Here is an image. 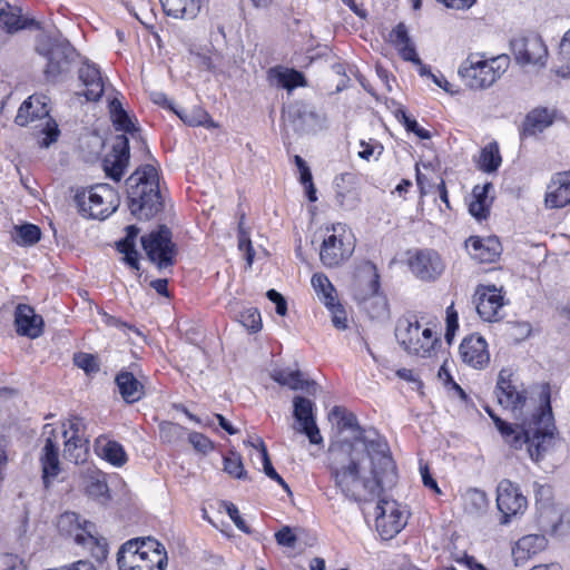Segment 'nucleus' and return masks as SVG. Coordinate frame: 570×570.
I'll return each mask as SVG.
<instances>
[{
	"instance_id": "62",
	"label": "nucleus",
	"mask_w": 570,
	"mask_h": 570,
	"mask_svg": "<svg viewBox=\"0 0 570 570\" xmlns=\"http://www.w3.org/2000/svg\"><path fill=\"white\" fill-rule=\"evenodd\" d=\"M400 56L405 60V61H411L415 65H421V59L419 58L417 53H416V50H415V47L414 45L412 43V41L396 48Z\"/></svg>"
},
{
	"instance_id": "46",
	"label": "nucleus",
	"mask_w": 570,
	"mask_h": 570,
	"mask_svg": "<svg viewBox=\"0 0 570 570\" xmlns=\"http://www.w3.org/2000/svg\"><path fill=\"white\" fill-rule=\"evenodd\" d=\"M85 547H88L91 551V556L99 562L106 560L108 554L107 543L99 540L95 534L94 530L88 532L85 539Z\"/></svg>"
},
{
	"instance_id": "31",
	"label": "nucleus",
	"mask_w": 570,
	"mask_h": 570,
	"mask_svg": "<svg viewBox=\"0 0 570 570\" xmlns=\"http://www.w3.org/2000/svg\"><path fill=\"white\" fill-rule=\"evenodd\" d=\"M547 543L543 534H527L517 541L512 553L517 562L524 561L544 550Z\"/></svg>"
},
{
	"instance_id": "9",
	"label": "nucleus",
	"mask_w": 570,
	"mask_h": 570,
	"mask_svg": "<svg viewBox=\"0 0 570 570\" xmlns=\"http://www.w3.org/2000/svg\"><path fill=\"white\" fill-rule=\"evenodd\" d=\"M36 51L47 59L45 76L49 81H55L67 72L76 55L68 40L51 36L39 37Z\"/></svg>"
},
{
	"instance_id": "44",
	"label": "nucleus",
	"mask_w": 570,
	"mask_h": 570,
	"mask_svg": "<svg viewBox=\"0 0 570 570\" xmlns=\"http://www.w3.org/2000/svg\"><path fill=\"white\" fill-rule=\"evenodd\" d=\"M257 441H258V446H259V453L262 455L264 473L269 479L276 481L279 485H282L284 490H286L287 492H291L288 484L284 481V479L274 469L272 461L269 459L268 452H267V448H266L263 439L257 438Z\"/></svg>"
},
{
	"instance_id": "30",
	"label": "nucleus",
	"mask_w": 570,
	"mask_h": 570,
	"mask_svg": "<svg viewBox=\"0 0 570 570\" xmlns=\"http://www.w3.org/2000/svg\"><path fill=\"white\" fill-rule=\"evenodd\" d=\"M554 115L548 108H534L527 116L522 125L521 136L529 137L542 132L552 125Z\"/></svg>"
},
{
	"instance_id": "18",
	"label": "nucleus",
	"mask_w": 570,
	"mask_h": 570,
	"mask_svg": "<svg viewBox=\"0 0 570 570\" xmlns=\"http://www.w3.org/2000/svg\"><path fill=\"white\" fill-rule=\"evenodd\" d=\"M294 417L299 423V432L304 433L311 443L320 444L323 439L314 417V403L303 396H295L293 400Z\"/></svg>"
},
{
	"instance_id": "20",
	"label": "nucleus",
	"mask_w": 570,
	"mask_h": 570,
	"mask_svg": "<svg viewBox=\"0 0 570 570\" xmlns=\"http://www.w3.org/2000/svg\"><path fill=\"white\" fill-rule=\"evenodd\" d=\"M476 312L487 322L500 318L503 296L495 286H482L475 293Z\"/></svg>"
},
{
	"instance_id": "55",
	"label": "nucleus",
	"mask_w": 570,
	"mask_h": 570,
	"mask_svg": "<svg viewBox=\"0 0 570 570\" xmlns=\"http://www.w3.org/2000/svg\"><path fill=\"white\" fill-rule=\"evenodd\" d=\"M189 442L194 449L202 453H207L213 450V442L202 433L193 432L189 434Z\"/></svg>"
},
{
	"instance_id": "47",
	"label": "nucleus",
	"mask_w": 570,
	"mask_h": 570,
	"mask_svg": "<svg viewBox=\"0 0 570 570\" xmlns=\"http://www.w3.org/2000/svg\"><path fill=\"white\" fill-rule=\"evenodd\" d=\"M328 416L330 419H337L338 424H341L343 429L357 430L362 433L356 416L353 413L346 412L343 407L334 406Z\"/></svg>"
},
{
	"instance_id": "41",
	"label": "nucleus",
	"mask_w": 570,
	"mask_h": 570,
	"mask_svg": "<svg viewBox=\"0 0 570 570\" xmlns=\"http://www.w3.org/2000/svg\"><path fill=\"white\" fill-rule=\"evenodd\" d=\"M100 455L116 466H121L127 462L122 445L116 441H107L100 449Z\"/></svg>"
},
{
	"instance_id": "36",
	"label": "nucleus",
	"mask_w": 570,
	"mask_h": 570,
	"mask_svg": "<svg viewBox=\"0 0 570 570\" xmlns=\"http://www.w3.org/2000/svg\"><path fill=\"white\" fill-rule=\"evenodd\" d=\"M62 436L65 439L63 458L76 464L83 462L89 440L79 439L78 436H67V433H62Z\"/></svg>"
},
{
	"instance_id": "15",
	"label": "nucleus",
	"mask_w": 570,
	"mask_h": 570,
	"mask_svg": "<svg viewBox=\"0 0 570 570\" xmlns=\"http://www.w3.org/2000/svg\"><path fill=\"white\" fill-rule=\"evenodd\" d=\"M407 522L404 512L393 500H380L375 507V527L382 539L394 538Z\"/></svg>"
},
{
	"instance_id": "35",
	"label": "nucleus",
	"mask_w": 570,
	"mask_h": 570,
	"mask_svg": "<svg viewBox=\"0 0 570 570\" xmlns=\"http://www.w3.org/2000/svg\"><path fill=\"white\" fill-rule=\"evenodd\" d=\"M463 509L471 515L484 513L489 507V499L484 491L479 489H468L462 495Z\"/></svg>"
},
{
	"instance_id": "8",
	"label": "nucleus",
	"mask_w": 570,
	"mask_h": 570,
	"mask_svg": "<svg viewBox=\"0 0 570 570\" xmlns=\"http://www.w3.org/2000/svg\"><path fill=\"white\" fill-rule=\"evenodd\" d=\"M354 248V238L346 225L333 224L324 229L320 259L325 267H337L352 256Z\"/></svg>"
},
{
	"instance_id": "29",
	"label": "nucleus",
	"mask_w": 570,
	"mask_h": 570,
	"mask_svg": "<svg viewBox=\"0 0 570 570\" xmlns=\"http://www.w3.org/2000/svg\"><path fill=\"white\" fill-rule=\"evenodd\" d=\"M164 12L175 19H195L204 0H159Z\"/></svg>"
},
{
	"instance_id": "16",
	"label": "nucleus",
	"mask_w": 570,
	"mask_h": 570,
	"mask_svg": "<svg viewBox=\"0 0 570 570\" xmlns=\"http://www.w3.org/2000/svg\"><path fill=\"white\" fill-rule=\"evenodd\" d=\"M497 505L502 513L500 523L508 524L513 517L524 513L528 501L517 484L504 479L498 484Z\"/></svg>"
},
{
	"instance_id": "6",
	"label": "nucleus",
	"mask_w": 570,
	"mask_h": 570,
	"mask_svg": "<svg viewBox=\"0 0 570 570\" xmlns=\"http://www.w3.org/2000/svg\"><path fill=\"white\" fill-rule=\"evenodd\" d=\"M510 58L507 55L485 58L483 53H470L460 65L458 73L464 86L472 90L490 88L507 71Z\"/></svg>"
},
{
	"instance_id": "14",
	"label": "nucleus",
	"mask_w": 570,
	"mask_h": 570,
	"mask_svg": "<svg viewBox=\"0 0 570 570\" xmlns=\"http://www.w3.org/2000/svg\"><path fill=\"white\" fill-rule=\"evenodd\" d=\"M515 61L521 65L544 67L548 60V48L537 33L514 38L511 41Z\"/></svg>"
},
{
	"instance_id": "25",
	"label": "nucleus",
	"mask_w": 570,
	"mask_h": 570,
	"mask_svg": "<svg viewBox=\"0 0 570 570\" xmlns=\"http://www.w3.org/2000/svg\"><path fill=\"white\" fill-rule=\"evenodd\" d=\"M470 255L480 263H492L501 254V244L498 237L481 238L472 236L465 242Z\"/></svg>"
},
{
	"instance_id": "37",
	"label": "nucleus",
	"mask_w": 570,
	"mask_h": 570,
	"mask_svg": "<svg viewBox=\"0 0 570 570\" xmlns=\"http://www.w3.org/2000/svg\"><path fill=\"white\" fill-rule=\"evenodd\" d=\"M501 161L499 146L495 141H492L482 148L478 167L484 173H493L500 167Z\"/></svg>"
},
{
	"instance_id": "7",
	"label": "nucleus",
	"mask_w": 570,
	"mask_h": 570,
	"mask_svg": "<svg viewBox=\"0 0 570 570\" xmlns=\"http://www.w3.org/2000/svg\"><path fill=\"white\" fill-rule=\"evenodd\" d=\"M73 200L81 216L105 219L119 206L117 191L108 184H97L88 189L77 190Z\"/></svg>"
},
{
	"instance_id": "12",
	"label": "nucleus",
	"mask_w": 570,
	"mask_h": 570,
	"mask_svg": "<svg viewBox=\"0 0 570 570\" xmlns=\"http://www.w3.org/2000/svg\"><path fill=\"white\" fill-rule=\"evenodd\" d=\"M511 372L509 370H501L498 376L495 386V396L498 403L508 410H511L515 417H521L528 412H534L538 404L528 400L527 390L521 385L517 386L511 380Z\"/></svg>"
},
{
	"instance_id": "56",
	"label": "nucleus",
	"mask_w": 570,
	"mask_h": 570,
	"mask_svg": "<svg viewBox=\"0 0 570 570\" xmlns=\"http://www.w3.org/2000/svg\"><path fill=\"white\" fill-rule=\"evenodd\" d=\"M226 512L229 518L233 520L235 525L245 533H250V529L247 527L244 519L240 517L237 507L234 503L227 502L225 503Z\"/></svg>"
},
{
	"instance_id": "57",
	"label": "nucleus",
	"mask_w": 570,
	"mask_h": 570,
	"mask_svg": "<svg viewBox=\"0 0 570 570\" xmlns=\"http://www.w3.org/2000/svg\"><path fill=\"white\" fill-rule=\"evenodd\" d=\"M276 542L279 546L293 548L297 541V537L293 533L289 527H283L275 533Z\"/></svg>"
},
{
	"instance_id": "53",
	"label": "nucleus",
	"mask_w": 570,
	"mask_h": 570,
	"mask_svg": "<svg viewBox=\"0 0 570 570\" xmlns=\"http://www.w3.org/2000/svg\"><path fill=\"white\" fill-rule=\"evenodd\" d=\"M390 42L395 47L399 48L407 42L411 41L406 26L403 22H400L393 28V30L389 35Z\"/></svg>"
},
{
	"instance_id": "24",
	"label": "nucleus",
	"mask_w": 570,
	"mask_h": 570,
	"mask_svg": "<svg viewBox=\"0 0 570 570\" xmlns=\"http://www.w3.org/2000/svg\"><path fill=\"white\" fill-rule=\"evenodd\" d=\"M14 324L19 335L37 338L42 334L43 320L29 305L19 304L17 306Z\"/></svg>"
},
{
	"instance_id": "33",
	"label": "nucleus",
	"mask_w": 570,
	"mask_h": 570,
	"mask_svg": "<svg viewBox=\"0 0 570 570\" xmlns=\"http://www.w3.org/2000/svg\"><path fill=\"white\" fill-rule=\"evenodd\" d=\"M493 188L491 183H487L482 186L476 185L472 190V200L469 204L470 214L478 220L485 219L490 213V204L488 193Z\"/></svg>"
},
{
	"instance_id": "61",
	"label": "nucleus",
	"mask_w": 570,
	"mask_h": 570,
	"mask_svg": "<svg viewBox=\"0 0 570 570\" xmlns=\"http://www.w3.org/2000/svg\"><path fill=\"white\" fill-rule=\"evenodd\" d=\"M438 376L439 379L443 382V384L446 386V387H450V389H453L455 390L462 397H465V393L464 391L462 390V387L454 382V380L452 379L449 370L446 368L445 364H443L439 372H438Z\"/></svg>"
},
{
	"instance_id": "3",
	"label": "nucleus",
	"mask_w": 570,
	"mask_h": 570,
	"mask_svg": "<svg viewBox=\"0 0 570 570\" xmlns=\"http://www.w3.org/2000/svg\"><path fill=\"white\" fill-rule=\"evenodd\" d=\"M128 207L132 216L149 220L164 209L158 173L153 165L137 168L126 180Z\"/></svg>"
},
{
	"instance_id": "11",
	"label": "nucleus",
	"mask_w": 570,
	"mask_h": 570,
	"mask_svg": "<svg viewBox=\"0 0 570 570\" xmlns=\"http://www.w3.org/2000/svg\"><path fill=\"white\" fill-rule=\"evenodd\" d=\"M395 336L399 343L411 354L422 357L430 356L439 342L432 328L421 330L416 318L403 317L397 321Z\"/></svg>"
},
{
	"instance_id": "5",
	"label": "nucleus",
	"mask_w": 570,
	"mask_h": 570,
	"mask_svg": "<svg viewBox=\"0 0 570 570\" xmlns=\"http://www.w3.org/2000/svg\"><path fill=\"white\" fill-rule=\"evenodd\" d=\"M167 561L164 546L150 537L131 539L117 553L119 570H165Z\"/></svg>"
},
{
	"instance_id": "26",
	"label": "nucleus",
	"mask_w": 570,
	"mask_h": 570,
	"mask_svg": "<svg viewBox=\"0 0 570 570\" xmlns=\"http://www.w3.org/2000/svg\"><path fill=\"white\" fill-rule=\"evenodd\" d=\"M79 80L86 87L83 92L87 100L97 101L105 91V82L99 68L89 62H85L78 71Z\"/></svg>"
},
{
	"instance_id": "23",
	"label": "nucleus",
	"mask_w": 570,
	"mask_h": 570,
	"mask_svg": "<svg viewBox=\"0 0 570 570\" xmlns=\"http://www.w3.org/2000/svg\"><path fill=\"white\" fill-rule=\"evenodd\" d=\"M57 529L62 535L73 537L77 544H85L86 535L89 531L95 530V525L86 520L81 522L76 512L66 511L59 515Z\"/></svg>"
},
{
	"instance_id": "43",
	"label": "nucleus",
	"mask_w": 570,
	"mask_h": 570,
	"mask_svg": "<svg viewBox=\"0 0 570 570\" xmlns=\"http://www.w3.org/2000/svg\"><path fill=\"white\" fill-rule=\"evenodd\" d=\"M179 118L189 126H205L207 128L216 127L210 116L202 108H194L189 112H177Z\"/></svg>"
},
{
	"instance_id": "58",
	"label": "nucleus",
	"mask_w": 570,
	"mask_h": 570,
	"mask_svg": "<svg viewBox=\"0 0 570 570\" xmlns=\"http://www.w3.org/2000/svg\"><path fill=\"white\" fill-rule=\"evenodd\" d=\"M237 237H238V248L242 252H245V257H246V261H247V265L252 266L253 261H254V256H255V250H254V248L252 246L249 234L248 233H243L242 235H238Z\"/></svg>"
},
{
	"instance_id": "45",
	"label": "nucleus",
	"mask_w": 570,
	"mask_h": 570,
	"mask_svg": "<svg viewBox=\"0 0 570 570\" xmlns=\"http://www.w3.org/2000/svg\"><path fill=\"white\" fill-rule=\"evenodd\" d=\"M0 27L8 32L23 28L20 14L14 12L9 3H6V7L0 9Z\"/></svg>"
},
{
	"instance_id": "32",
	"label": "nucleus",
	"mask_w": 570,
	"mask_h": 570,
	"mask_svg": "<svg viewBox=\"0 0 570 570\" xmlns=\"http://www.w3.org/2000/svg\"><path fill=\"white\" fill-rule=\"evenodd\" d=\"M272 379L292 390H304L313 395L316 393V382L304 380L301 371L277 370L273 372Z\"/></svg>"
},
{
	"instance_id": "63",
	"label": "nucleus",
	"mask_w": 570,
	"mask_h": 570,
	"mask_svg": "<svg viewBox=\"0 0 570 570\" xmlns=\"http://www.w3.org/2000/svg\"><path fill=\"white\" fill-rule=\"evenodd\" d=\"M3 570H26L22 559L17 554L6 553L1 558Z\"/></svg>"
},
{
	"instance_id": "51",
	"label": "nucleus",
	"mask_w": 570,
	"mask_h": 570,
	"mask_svg": "<svg viewBox=\"0 0 570 570\" xmlns=\"http://www.w3.org/2000/svg\"><path fill=\"white\" fill-rule=\"evenodd\" d=\"M86 493L94 499L107 498L108 485L104 480L90 478L86 485Z\"/></svg>"
},
{
	"instance_id": "21",
	"label": "nucleus",
	"mask_w": 570,
	"mask_h": 570,
	"mask_svg": "<svg viewBox=\"0 0 570 570\" xmlns=\"http://www.w3.org/2000/svg\"><path fill=\"white\" fill-rule=\"evenodd\" d=\"M460 355L464 363L474 368H483L490 362L488 344L485 340L479 335H470L462 341Z\"/></svg>"
},
{
	"instance_id": "17",
	"label": "nucleus",
	"mask_w": 570,
	"mask_h": 570,
	"mask_svg": "<svg viewBox=\"0 0 570 570\" xmlns=\"http://www.w3.org/2000/svg\"><path fill=\"white\" fill-rule=\"evenodd\" d=\"M412 273L423 282H434L444 272L445 264L441 255L431 248L417 250L409 261Z\"/></svg>"
},
{
	"instance_id": "40",
	"label": "nucleus",
	"mask_w": 570,
	"mask_h": 570,
	"mask_svg": "<svg viewBox=\"0 0 570 570\" xmlns=\"http://www.w3.org/2000/svg\"><path fill=\"white\" fill-rule=\"evenodd\" d=\"M41 230L37 225L23 224L14 226L13 240L23 246H30L40 240Z\"/></svg>"
},
{
	"instance_id": "1",
	"label": "nucleus",
	"mask_w": 570,
	"mask_h": 570,
	"mask_svg": "<svg viewBox=\"0 0 570 570\" xmlns=\"http://www.w3.org/2000/svg\"><path fill=\"white\" fill-rule=\"evenodd\" d=\"M356 440L364 443L371 475H366L362 460L354 453L351 442H341L330 448V471L336 488L347 500L365 503L379 498L385 483L395 482L396 466L383 438L367 440L358 435Z\"/></svg>"
},
{
	"instance_id": "13",
	"label": "nucleus",
	"mask_w": 570,
	"mask_h": 570,
	"mask_svg": "<svg viewBox=\"0 0 570 570\" xmlns=\"http://www.w3.org/2000/svg\"><path fill=\"white\" fill-rule=\"evenodd\" d=\"M141 245L150 262L158 268H167L175 263L176 245L171 240L170 229L161 225L157 230L141 237Z\"/></svg>"
},
{
	"instance_id": "28",
	"label": "nucleus",
	"mask_w": 570,
	"mask_h": 570,
	"mask_svg": "<svg viewBox=\"0 0 570 570\" xmlns=\"http://www.w3.org/2000/svg\"><path fill=\"white\" fill-rule=\"evenodd\" d=\"M115 382L121 397L129 404L138 402L145 395L144 384L129 371H120Z\"/></svg>"
},
{
	"instance_id": "39",
	"label": "nucleus",
	"mask_w": 570,
	"mask_h": 570,
	"mask_svg": "<svg viewBox=\"0 0 570 570\" xmlns=\"http://www.w3.org/2000/svg\"><path fill=\"white\" fill-rule=\"evenodd\" d=\"M110 115L114 126L117 130L134 134L137 128L118 99H112L109 104Z\"/></svg>"
},
{
	"instance_id": "59",
	"label": "nucleus",
	"mask_w": 570,
	"mask_h": 570,
	"mask_svg": "<svg viewBox=\"0 0 570 570\" xmlns=\"http://www.w3.org/2000/svg\"><path fill=\"white\" fill-rule=\"evenodd\" d=\"M361 150L358 151V157L364 160H370L371 157L377 150V156H380L383 151V146L380 142H366L362 140L360 142Z\"/></svg>"
},
{
	"instance_id": "27",
	"label": "nucleus",
	"mask_w": 570,
	"mask_h": 570,
	"mask_svg": "<svg viewBox=\"0 0 570 570\" xmlns=\"http://www.w3.org/2000/svg\"><path fill=\"white\" fill-rule=\"evenodd\" d=\"M40 463L43 484L46 488H49L51 479L56 478L60 472L59 446L51 438H47L46 440L40 456Z\"/></svg>"
},
{
	"instance_id": "34",
	"label": "nucleus",
	"mask_w": 570,
	"mask_h": 570,
	"mask_svg": "<svg viewBox=\"0 0 570 570\" xmlns=\"http://www.w3.org/2000/svg\"><path fill=\"white\" fill-rule=\"evenodd\" d=\"M268 75L271 79L276 80L277 85L287 90L307 86L305 76L296 69L275 67L269 69Z\"/></svg>"
},
{
	"instance_id": "4",
	"label": "nucleus",
	"mask_w": 570,
	"mask_h": 570,
	"mask_svg": "<svg viewBox=\"0 0 570 570\" xmlns=\"http://www.w3.org/2000/svg\"><path fill=\"white\" fill-rule=\"evenodd\" d=\"M353 297L372 320L384 321L390 317L389 301L380 291V274L376 265L370 261L363 262L358 267Z\"/></svg>"
},
{
	"instance_id": "2",
	"label": "nucleus",
	"mask_w": 570,
	"mask_h": 570,
	"mask_svg": "<svg viewBox=\"0 0 570 570\" xmlns=\"http://www.w3.org/2000/svg\"><path fill=\"white\" fill-rule=\"evenodd\" d=\"M493 420L497 429L505 441L513 448L528 445L530 458L539 462L554 444V422L550 404V387L542 386L539 396V405L531 413L530 417L521 416V423L514 429L511 424L501 420L489 407L485 409Z\"/></svg>"
},
{
	"instance_id": "50",
	"label": "nucleus",
	"mask_w": 570,
	"mask_h": 570,
	"mask_svg": "<svg viewBox=\"0 0 570 570\" xmlns=\"http://www.w3.org/2000/svg\"><path fill=\"white\" fill-rule=\"evenodd\" d=\"M332 314V323L337 330L347 328V316L343 305L338 302L326 305Z\"/></svg>"
},
{
	"instance_id": "42",
	"label": "nucleus",
	"mask_w": 570,
	"mask_h": 570,
	"mask_svg": "<svg viewBox=\"0 0 570 570\" xmlns=\"http://www.w3.org/2000/svg\"><path fill=\"white\" fill-rule=\"evenodd\" d=\"M224 471L235 479L243 480L247 478L242 456L236 451H230L224 456Z\"/></svg>"
},
{
	"instance_id": "64",
	"label": "nucleus",
	"mask_w": 570,
	"mask_h": 570,
	"mask_svg": "<svg viewBox=\"0 0 570 570\" xmlns=\"http://www.w3.org/2000/svg\"><path fill=\"white\" fill-rule=\"evenodd\" d=\"M117 249L125 255V262L134 269H139L138 252L135 246H117Z\"/></svg>"
},
{
	"instance_id": "48",
	"label": "nucleus",
	"mask_w": 570,
	"mask_h": 570,
	"mask_svg": "<svg viewBox=\"0 0 570 570\" xmlns=\"http://www.w3.org/2000/svg\"><path fill=\"white\" fill-rule=\"evenodd\" d=\"M238 321L252 333H256L262 328V318L257 308H246L238 315Z\"/></svg>"
},
{
	"instance_id": "49",
	"label": "nucleus",
	"mask_w": 570,
	"mask_h": 570,
	"mask_svg": "<svg viewBox=\"0 0 570 570\" xmlns=\"http://www.w3.org/2000/svg\"><path fill=\"white\" fill-rule=\"evenodd\" d=\"M62 433H67V436H78L79 439H87L85 435L86 424L83 419L79 416H71L63 424Z\"/></svg>"
},
{
	"instance_id": "38",
	"label": "nucleus",
	"mask_w": 570,
	"mask_h": 570,
	"mask_svg": "<svg viewBox=\"0 0 570 570\" xmlns=\"http://www.w3.org/2000/svg\"><path fill=\"white\" fill-rule=\"evenodd\" d=\"M312 286L320 301L326 306L336 302V289L325 274L316 273L312 276Z\"/></svg>"
},
{
	"instance_id": "52",
	"label": "nucleus",
	"mask_w": 570,
	"mask_h": 570,
	"mask_svg": "<svg viewBox=\"0 0 570 570\" xmlns=\"http://www.w3.org/2000/svg\"><path fill=\"white\" fill-rule=\"evenodd\" d=\"M75 364L82 368L86 373H92L99 371V365L96 357L87 353H78L73 357Z\"/></svg>"
},
{
	"instance_id": "10",
	"label": "nucleus",
	"mask_w": 570,
	"mask_h": 570,
	"mask_svg": "<svg viewBox=\"0 0 570 570\" xmlns=\"http://www.w3.org/2000/svg\"><path fill=\"white\" fill-rule=\"evenodd\" d=\"M35 121H40V125L37 127H40V131L45 134L39 145L41 147H49L57 140L59 130L57 124L49 117L45 96H30L21 104L14 118L16 125L20 127L28 126Z\"/></svg>"
},
{
	"instance_id": "60",
	"label": "nucleus",
	"mask_w": 570,
	"mask_h": 570,
	"mask_svg": "<svg viewBox=\"0 0 570 570\" xmlns=\"http://www.w3.org/2000/svg\"><path fill=\"white\" fill-rule=\"evenodd\" d=\"M266 296L271 302L275 303L276 313L281 316H285L287 313V302L285 297L275 289H269Z\"/></svg>"
},
{
	"instance_id": "19",
	"label": "nucleus",
	"mask_w": 570,
	"mask_h": 570,
	"mask_svg": "<svg viewBox=\"0 0 570 570\" xmlns=\"http://www.w3.org/2000/svg\"><path fill=\"white\" fill-rule=\"evenodd\" d=\"M129 164V140L125 135L118 136L111 151L104 159L106 175L119 181Z\"/></svg>"
},
{
	"instance_id": "54",
	"label": "nucleus",
	"mask_w": 570,
	"mask_h": 570,
	"mask_svg": "<svg viewBox=\"0 0 570 570\" xmlns=\"http://www.w3.org/2000/svg\"><path fill=\"white\" fill-rule=\"evenodd\" d=\"M402 121L407 131L415 134L421 139H430L429 130L419 126L415 119H412L405 111L401 110Z\"/></svg>"
},
{
	"instance_id": "22",
	"label": "nucleus",
	"mask_w": 570,
	"mask_h": 570,
	"mask_svg": "<svg viewBox=\"0 0 570 570\" xmlns=\"http://www.w3.org/2000/svg\"><path fill=\"white\" fill-rule=\"evenodd\" d=\"M544 202L549 208L570 206V171L553 175L548 185Z\"/></svg>"
}]
</instances>
